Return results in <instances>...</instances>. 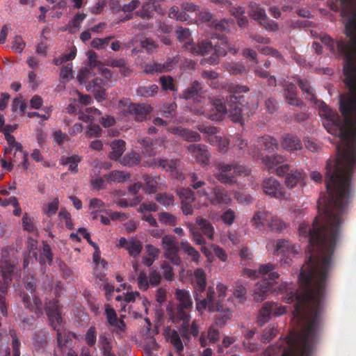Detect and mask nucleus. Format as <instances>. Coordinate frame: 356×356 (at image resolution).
I'll return each instance as SVG.
<instances>
[{"label": "nucleus", "instance_id": "1", "mask_svg": "<svg viewBox=\"0 0 356 356\" xmlns=\"http://www.w3.org/2000/svg\"><path fill=\"white\" fill-rule=\"evenodd\" d=\"M335 159L326 165L327 199L320 197L318 215L312 229L300 224V236L309 237L308 261L302 266L299 276V289L282 283L278 291L285 293V301L296 302L293 321L302 326V331L290 341L282 356H309L321 326V311L325 296L326 280L332 266V255L343 223V215L350 192V179L356 167V142L341 140Z\"/></svg>", "mask_w": 356, "mask_h": 356}, {"label": "nucleus", "instance_id": "2", "mask_svg": "<svg viewBox=\"0 0 356 356\" xmlns=\"http://www.w3.org/2000/svg\"><path fill=\"white\" fill-rule=\"evenodd\" d=\"M341 16L346 20V33L350 42L340 40L335 42L329 36L321 38V42L330 51L337 46L338 51L345 57L343 72L345 83L349 93L340 97V109L344 118L339 120L338 114L323 102L316 100L312 87L306 81L298 80V85L305 98L319 108L323 124L327 131L345 141L356 142V0H340Z\"/></svg>", "mask_w": 356, "mask_h": 356}, {"label": "nucleus", "instance_id": "3", "mask_svg": "<svg viewBox=\"0 0 356 356\" xmlns=\"http://www.w3.org/2000/svg\"><path fill=\"white\" fill-rule=\"evenodd\" d=\"M225 91L229 93L225 97L222 95L220 97L216 98L213 101V106L216 110V113H205V111H197V114L206 115L209 119L213 121L221 120L223 116L228 113L227 104L229 106V118L234 122H241L243 118V110L241 105V100L243 99L242 95H237L241 92H245L249 88L245 86H239L236 84H227L225 86Z\"/></svg>", "mask_w": 356, "mask_h": 356}, {"label": "nucleus", "instance_id": "4", "mask_svg": "<svg viewBox=\"0 0 356 356\" xmlns=\"http://www.w3.org/2000/svg\"><path fill=\"white\" fill-rule=\"evenodd\" d=\"M178 39L184 42L183 48L194 55L204 56L210 52L214 51V55L209 59L211 64H216L218 62V56L226 55L227 51L236 54L237 50L233 48L228 42L227 38L225 36L219 37V42L215 44L213 47L211 42L202 40L200 42L194 44L191 41V31L188 29L181 26L177 27L176 31Z\"/></svg>", "mask_w": 356, "mask_h": 356}, {"label": "nucleus", "instance_id": "5", "mask_svg": "<svg viewBox=\"0 0 356 356\" xmlns=\"http://www.w3.org/2000/svg\"><path fill=\"white\" fill-rule=\"evenodd\" d=\"M46 310L52 327L57 331L58 344L61 347L67 346L68 345V339H71V337H75V334L74 333L69 332L67 335V339H65V331H63L61 329L62 318L58 302H50L47 305Z\"/></svg>", "mask_w": 356, "mask_h": 356}, {"label": "nucleus", "instance_id": "6", "mask_svg": "<svg viewBox=\"0 0 356 356\" xmlns=\"http://www.w3.org/2000/svg\"><path fill=\"white\" fill-rule=\"evenodd\" d=\"M277 140L270 136H264L257 140V145H253L250 149V154L257 158L265 157L267 154L274 152L277 149Z\"/></svg>", "mask_w": 356, "mask_h": 356}, {"label": "nucleus", "instance_id": "7", "mask_svg": "<svg viewBox=\"0 0 356 356\" xmlns=\"http://www.w3.org/2000/svg\"><path fill=\"white\" fill-rule=\"evenodd\" d=\"M216 169L217 171L214 172L215 177L220 182L229 184L235 182V177L232 173V171L236 175H240L244 172L241 166L224 163L216 164Z\"/></svg>", "mask_w": 356, "mask_h": 356}, {"label": "nucleus", "instance_id": "8", "mask_svg": "<svg viewBox=\"0 0 356 356\" xmlns=\"http://www.w3.org/2000/svg\"><path fill=\"white\" fill-rule=\"evenodd\" d=\"M266 248L274 254H281L286 258L295 256L300 251L298 245L291 244L284 239L278 241L270 240L267 243Z\"/></svg>", "mask_w": 356, "mask_h": 356}, {"label": "nucleus", "instance_id": "9", "mask_svg": "<svg viewBox=\"0 0 356 356\" xmlns=\"http://www.w3.org/2000/svg\"><path fill=\"white\" fill-rule=\"evenodd\" d=\"M215 295L216 293L214 289L211 286L207 289L206 298L202 300L200 299L197 293H196L195 300L196 301L197 310L201 314L207 309L210 313L220 311V309L221 308V302L218 300L216 302L214 301Z\"/></svg>", "mask_w": 356, "mask_h": 356}, {"label": "nucleus", "instance_id": "10", "mask_svg": "<svg viewBox=\"0 0 356 356\" xmlns=\"http://www.w3.org/2000/svg\"><path fill=\"white\" fill-rule=\"evenodd\" d=\"M249 7V15L253 19L257 21L260 25L268 31H275L277 30V24L268 18L265 10L260 5L251 2Z\"/></svg>", "mask_w": 356, "mask_h": 356}, {"label": "nucleus", "instance_id": "11", "mask_svg": "<svg viewBox=\"0 0 356 356\" xmlns=\"http://www.w3.org/2000/svg\"><path fill=\"white\" fill-rule=\"evenodd\" d=\"M14 269V266L8 260L2 259L0 261V293L3 294L6 292Z\"/></svg>", "mask_w": 356, "mask_h": 356}, {"label": "nucleus", "instance_id": "12", "mask_svg": "<svg viewBox=\"0 0 356 356\" xmlns=\"http://www.w3.org/2000/svg\"><path fill=\"white\" fill-rule=\"evenodd\" d=\"M264 193L276 198H282L284 197L283 188L280 182L273 178L265 179L262 184Z\"/></svg>", "mask_w": 356, "mask_h": 356}, {"label": "nucleus", "instance_id": "13", "mask_svg": "<svg viewBox=\"0 0 356 356\" xmlns=\"http://www.w3.org/2000/svg\"><path fill=\"white\" fill-rule=\"evenodd\" d=\"M118 245L127 250L129 255L133 257H138L140 254L143 248L141 242L134 237L129 239H127L124 237L120 238L119 239Z\"/></svg>", "mask_w": 356, "mask_h": 356}, {"label": "nucleus", "instance_id": "14", "mask_svg": "<svg viewBox=\"0 0 356 356\" xmlns=\"http://www.w3.org/2000/svg\"><path fill=\"white\" fill-rule=\"evenodd\" d=\"M284 182L289 188L303 186L305 184V175L302 170H292L286 175Z\"/></svg>", "mask_w": 356, "mask_h": 356}, {"label": "nucleus", "instance_id": "15", "mask_svg": "<svg viewBox=\"0 0 356 356\" xmlns=\"http://www.w3.org/2000/svg\"><path fill=\"white\" fill-rule=\"evenodd\" d=\"M151 110V106L147 104H131L127 108V113L134 115L136 121L142 122L146 120Z\"/></svg>", "mask_w": 356, "mask_h": 356}, {"label": "nucleus", "instance_id": "16", "mask_svg": "<svg viewBox=\"0 0 356 356\" xmlns=\"http://www.w3.org/2000/svg\"><path fill=\"white\" fill-rule=\"evenodd\" d=\"M191 283L195 289V293L205 291L207 286V275L203 268H197L194 270Z\"/></svg>", "mask_w": 356, "mask_h": 356}, {"label": "nucleus", "instance_id": "17", "mask_svg": "<svg viewBox=\"0 0 356 356\" xmlns=\"http://www.w3.org/2000/svg\"><path fill=\"white\" fill-rule=\"evenodd\" d=\"M274 269L275 266L270 263L260 265L258 269L259 278L264 279L268 283H274L279 277V274Z\"/></svg>", "mask_w": 356, "mask_h": 356}, {"label": "nucleus", "instance_id": "18", "mask_svg": "<svg viewBox=\"0 0 356 356\" xmlns=\"http://www.w3.org/2000/svg\"><path fill=\"white\" fill-rule=\"evenodd\" d=\"M282 147L289 152L297 151L302 148V143L298 137L293 134L285 136L281 140Z\"/></svg>", "mask_w": 356, "mask_h": 356}, {"label": "nucleus", "instance_id": "19", "mask_svg": "<svg viewBox=\"0 0 356 356\" xmlns=\"http://www.w3.org/2000/svg\"><path fill=\"white\" fill-rule=\"evenodd\" d=\"M273 283H257L255 285L253 291V298L257 302L264 300L268 296V293L272 291V285Z\"/></svg>", "mask_w": 356, "mask_h": 356}, {"label": "nucleus", "instance_id": "20", "mask_svg": "<svg viewBox=\"0 0 356 356\" xmlns=\"http://www.w3.org/2000/svg\"><path fill=\"white\" fill-rule=\"evenodd\" d=\"M282 86L284 89V95L287 100L288 104L296 106H301L302 105V102L297 97V93L296 87L292 83H282Z\"/></svg>", "mask_w": 356, "mask_h": 356}, {"label": "nucleus", "instance_id": "21", "mask_svg": "<svg viewBox=\"0 0 356 356\" xmlns=\"http://www.w3.org/2000/svg\"><path fill=\"white\" fill-rule=\"evenodd\" d=\"M147 166L152 168H162L165 170L172 171L175 168L176 163L173 160L166 159H152L151 157L147 158L145 161Z\"/></svg>", "mask_w": 356, "mask_h": 356}, {"label": "nucleus", "instance_id": "22", "mask_svg": "<svg viewBox=\"0 0 356 356\" xmlns=\"http://www.w3.org/2000/svg\"><path fill=\"white\" fill-rule=\"evenodd\" d=\"M272 215L265 211L256 212L251 219L252 226L256 228H262L265 225L268 226V222H270Z\"/></svg>", "mask_w": 356, "mask_h": 356}, {"label": "nucleus", "instance_id": "23", "mask_svg": "<svg viewBox=\"0 0 356 356\" xmlns=\"http://www.w3.org/2000/svg\"><path fill=\"white\" fill-rule=\"evenodd\" d=\"M209 201L213 204L228 205L231 202V198L223 190L215 188L213 189V196L209 198Z\"/></svg>", "mask_w": 356, "mask_h": 356}, {"label": "nucleus", "instance_id": "24", "mask_svg": "<svg viewBox=\"0 0 356 356\" xmlns=\"http://www.w3.org/2000/svg\"><path fill=\"white\" fill-rule=\"evenodd\" d=\"M177 300L179 302L177 306L191 308L193 306V300L190 293L186 289H177L175 293Z\"/></svg>", "mask_w": 356, "mask_h": 356}, {"label": "nucleus", "instance_id": "25", "mask_svg": "<svg viewBox=\"0 0 356 356\" xmlns=\"http://www.w3.org/2000/svg\"><path fill=\"white\" fill-rule=\"evenodd\" d=\"M98 346L104 356H115L112 350V339L105 334H101L98 340Z\"/></svg>", "mask_w": 356, "mask_h": 356}, {"label": "nucleus", "instance_id": "26", "mask_svg": "<svg viewBox=\"0 0 356 356\" xmlns=\"http://www.w3.org/2000/svg\"><path fill=\"white\" fill-rule=\"evenodd\" d=\"M202 92L201 84L198 81H194L191 86L186 90L180 97L185 99H197L198 97L202 96Z\"/></svg>", "mask_w": 356, "mask_h": 356}, {"label": "nucleus", "instance_id": "27", "mask_svg": "<svg viewBox=\"0 0 356 356\" xmlns=\"http://www.w3.org/2000/svg\"><path fill=\"white\" fill-rule=\"evenodd\" d=\"M171 132L190 142H196L200 140V136L198 133L180 127L172 129Z\"/></svg>", "mask_w": 356, "mask_h": 356}, {"label": "nucleus", "instance_id": "28", "mask_svg": "<svg viewBox=\"0 0 356 356\" xmlns=\"http://www.w3.org/2000/svg\"><path fill=\"white\" fill-rule=\"evenodd\" d=\"M180 246L183 252L191 257V261L196 265L200 264V254L189 243L186 241H181Z\"/></svg>", "mask_w": 356, "mask_h": 356}, {"label": "nucleus", "instance_id": "29", "mask_svg": "<svg viewBox=\"0 0 356 356\" xmlns=\"http://www.w3.org/2000/svg\"><path fill=\"white\" fill-rule=\"evenodd\" d=\"M161 245L165 252L170 251H178V243L173 235L165 234L162 237Z\"/></svg>", "mask_w": 356, "mask_h": 356}, {"label": "nucleus", "instance_id": "30", "mask_svg": "<svg viewBox=\"0 0 356 356\" xmlns=\"http://www.w3.org/2000/svg\"><path fill=\"white\" fill-rule=\"evenodd\" d=\"M111 147L112 152L110 153V158L113 160H118L124 152L125 142L122 140H115L111 142Z\"/></svg>", "mask_w": 356, "mask_h": 356}, {"label": "nucleus", "instance_id": "31", "mask_svg": "<svg viewBox=\"0 0 356 356\" xmlns=\"http://www.w3.org/2000/svg\"><path fill=\"white\" fill-rule=\"evenodd\" d=\"M196 224L200 227L203 234L210 240H213L214 237V228L212 225L203 218H197Z\"/></svg>", "mask_w": 356, "mask_h": 356}, {"label": "nucleus", "instance_id": "32", "mask_svg": "<svg viewBox=\"0 0 356 356\" xmlns=\"http://www.w3.org/2000/svg\"><path fill=\"white\" fill-rule=\"evenodd\" d=\"M81 158L79 155L74 154L71 156H63L61 159V163L64 165H69V170L76 173L78 171V164L81 161Z\"/></svg>", "mask_w": 356, "mask_h": 356}, {"label": "nucleus", "instance_id": "33", "mask_svg": "<svg viewBox=\"0 0 356 356\" xmlns=\"http://www.w3.org/2000/svg\"><path fill=\"white\" fill-rule=\"evenodd\" d=\"M261 160L269 170H273L277 165L282 163L285 161V158L281 154H275L272 157L265 156V157H261Z\"/></svg>", "mask_w": 356, "mask_h": 356}, {"label": "nucleus", "instance_id": "34", "mask_svg": "<svg viewBox=\"0 0 356 356\" xmlns=\"http://www.w3.org/2000/svg\"><path fill=\"white\" fill-rule=\"evenodd\" d=\"M172 62L167 63L166 64L161 65L156 63H149L145 66L144 72L147 74L156 72H163L170 70Z\"/></svg>", "mask_w": 356, "mask_h": 356}, {"label": "nucleus", "instance_id": "35", "mask_svg": "<svg viewBox=\"0 0 356 356\" xmlns=\"http://www.w3.org/2000/svg\"><path fill=\"white\" fill-rule=\"evenodd\" d=\"M130 178V174L127 172L115 170L106 176L108 183L124 182Z\"/></svg>", "mask_w": 356, "mask_h": 356}, {"label": "nucleus", "instance_id": "36", "mask_svg": "<svg viewBox=\"0 0 356 356\" xmlns=\"http://www.w3.org/2000/svg\"><path fill=\"white\" fill-rule=\"evenodd\" d=\"M188 308L177 306L176 316H172L173 321L180 320L182 321V325L186 328L188 325L191 319L189 314L186 311Z\"/></svg>", "mask_w": 356, "mask_h": 356}, {"label": "nucleus", "instance_id": "37", "mask_svg": "<svg viewBox=\"0 0 356 356\" xmlns=\"http://www.w3.org/2000/svg\"><path fill=\"white\" fill-rule=\"evenodd\" d=\"M218 312V314L215 317L214 325L222 327L231 318L232 312L229 309H223L221 305V308Z\"/></svg>", "mask_w": 356, "mask_h": 356}, {"label": "nucleus", "instance_id": "38", "mask_svg": "<svg viewBox=\"0 0 356 356\" xmlns=\"http://www.w3.org/2000/svg\"><path fill=\"white\" fill-rule=\"evenodd\" d=\"M49 339L48 334L42 330L35 333L33 339V344L36 349L40 350L45 347Z\"/></svg>", "mask_w": 356, "mask_h": 356}, {"label": "nucleus", "instance_id": "39", "mask_svg": "<svg viewBox=\"0 0 356 356\" xmlns=\"http://www.w3.org/2000/svg\"><path fill=\"white\" fill-rule=\"evenodd\" d=\"M168 340L174 346L178 355L181 356V353L184 349V346L178 333L175 330L171 331L168 335Z\"/></svg>", "mask_w": 356, "mask_h": 356}, {"label": "nucleus", "instance_id": "40", "mask_svg": "<svg viewBox=\"0 0 356 356\" xmlns=\"http://www.w3.org/2000/svg\"><path fill=\"white\" fill-rule=\"evenodd\" d=\"M159 87L156 85L148 86H139L137 88V94L141 97H149L154 96L158 92Z\"/></svg>", "mask_w": 356, "mask_h": 356}, {"label": "nucleus", "instance_id": "41", "mask_svg": "<svg viewBox=\"0 0 356 356\" xmlns=\"http://www.w3.org/2000/svg\"><path fill=\"white\" fill-rule=\"evenodd\" d=\"M158 217L160 222L167 226H175L177 222V218L168 212H161Z\"/></svg>", "mask_w": 356, "mask_h": 356}, {"label": "nucleus", "instance_id": "42", "mask_svg": "<svg viewBox=\"0 0 356 356\" xmlns=\"http://www.w3.org/2000/svg\"><path fill=\"white\" fill-rule=\"evenodd\" d=\"M168 15L169 17L175 19L180 22L191 20V16L189 15L184 14L182 10L181 12H179V9L177 6H172L170 8Z\"/></svg>", "mask_w": 356, "mask_h": 356}, {"label": "nucleus", "instance_id": "43", "mask_svg": "<svg viewBox=\"0 0 356 356\" xmlns=\"http://www.w3.org/2000/svg\"><path fill=\"white\" fill-rule=\"evenodd\" d=\"M268 227L273 231L282 232L286 227V224L281 219L271 216L270 222H268Z\"/></svg>", "mask_w": 356, "mask_h": 356}, {"label": "nucleus", "instance_id": "44", "mask_svg": "<svg viewBox=\"0 0 356 356\" xmlns=\"http://www.w3.org/2000/svg\"><path fill=\"white\" fill-rule=\"evenodd\" d=\"M28 154L24 151L20 150L18 152H15L14 159H13V163H17L18 160L20 159L22 160L21 163L18 164L19 168H23L24 170H26L29 168V163L28 162Z\"/></svg>", "mask_w": 356, "mask_h": 356}, {"label": "nucleus", "instance_id": "45", "mask_svg": "<svg viewBox=\"0 0 356 356\" xmlns=\"http://www.w3.org/2000/svg\"><path fill=\"white\" fill-rule=\"evenodd\" d=\"M146 182V187L144 191L146 193H154L158 190V181L156 177L145 176L144 177Z\"/></svg>", "mask_w": 356, "mask_h": 356}, {"label": "nucleus", "instance_id": "46", "mask_svg": "<svg viewBox=\"0 0 356 356\" xmlns=\"http://www.w3.org/2000/svg\"><path fill=\"white\" fill-rule=\"evenodd\" d=\"M121 162L124 165H135L139 163L140 156L136 152H131L123 157Z\"/></svg>", "mask_w": 356, "mask_h": 356}, {"label": "nucleus", "instance_id": "47", "mask_svg": "<svg viewBox=\"0 0 356 356\" xmlns=\"http://www.w3.org/2000/svg\"><path fill=\"white\" fill-rule=\"evenodd\" d=\"M177 195L181 203H192L195 200L194 193L190 189L181 188L177 191Z\"/></svg>", "mask_w": 356, "mask_h": 356}, {"label": "nucleus", "instance_id": "48", "mask_svg": "<svg viewBox=\"0 0 356 356\" xmlns=\"http://www.w3.org/2000/svg\"><path fill=\"white\" fill-rule=\"evenodd\" d=\"M108 85L107 80H104L100 78H95L92 81L86 85V88L88 91H94L97 88H104Z\"/></svg>", "mask_w": 356, "mask_h": 356}, {"label": "nucleus", "instance_id": "49", "mask_svg": "<svg viewBox=\"0 0 356 356\" xmlns=\"http://www.w3.org/2000/svg\"><path fill=\"white\" fill-rule=\"evenodd\" d=\"M234 24L232 20L222 19L213 22V26L216 31H228Z\"/></svg>", "mask_w": 356, "mask_h": 356}, {"label": "nucleus", "instance_id": "50", "mask_svg": "<svg viewBox=\"0 0 356 356\" xmlns=\"http://www.w3.org/2000/svg\"><path fill=\"white\" fill-rule=\"evenodd\" d=\"M72 69L73 65L72 63H68L67 65L62 67L60 78L63 83L67 82L73 78Z\"/></svg>", "mask_w": 356, "mask_h": 356}, {"label": "nucleus", "instance_id": "51", "mask_svg": "<svg viewBox=\"0 0 356 356\" xmlns=\"http://www.w3.org/2000/svg\"><path fill=\"white\" fill-rule=\"evenodd\" d=\"M273 312L270 307V302H266L259 312L260 321L264 323L270 320Z\"/></svg>", "mask_w": 356, "mask_h": 356}, {"label": "nucleus", "instance_id": "52", "mask_svg": "<svg viewBox=\"0 0 356 356\" xmlns=\"http://www.w3.org/2000/svg\"><path fill=\"white\" fill-rule=\"evenodd\" d=\"M59 206V200L58 198H54L53 200L49 202L46 207L43 209V212L47 216L51 217L54 215L58 209Z\"/></svg>", "mask_w": 356, "mask_h": 356}, {"label": "nucleus", "instance_id": "53", "mask_svg": "<svg viewBox=\"0 0 356 356\" xmlns=\"http://www.w3.org/2000/svg\"><path fill=\"white\" fill-rule=\"evenodd\" d=\"M25 46L26 43L21 36L15 35L13 38L11 48L15 52L21 54L24 50Z\"/></svg>", "mask_w": 356, "mask_h": 356}, {"label": "nucleus", "instance_id": "54", "mask_svg": "<svg viewBox=\"0 0 356 356\" xmlns=\"http://www.w3.org/2000/svg\"><path fill=\"white\" fill-rule=\"evenodd\" d=\"M156 200L161 204L163 205L165 207H168L170 206L173 205L174 203V197L172 195L166 194V193H160L156 196Z\"/></svg>", "mask_w": 356, "mask_h": 356}, {"label": "nucleus", "instance_id": "55", "mask_svg": "<svg viewBox=\"0 0 356 356\" xmlns=\"http://www.w3.org/2000/svg\"><path fill=\"white\" fill-rule=\"evenodd\" d=\"M58 218L60 222H65V226L67 229H71L73 228V223L71 218V216L69 212L65 209H61L58 213Z\"/></svg>", "mask_w": 356, "mask_h": 356}, {"label": "nucleus", "instance_id": "56", "mask_svg": "<svg viewBox=\"0 0 356 356\" xmlns=\"http://www.w3.org/2000/svg\"><path fill=\"white\" fill-rule=\"evenodd\" d=\"M199 7L193 3H185L181 6V10L183 11L184 14L189 15L191 17L190 14L194 13L195 19L197 18V13L199 12Z\"/></svg>", "mask_w": 356, "mask_h": 356}, {"label": "nucleus", "instance_id": "57", "mask_svg": "<svg viewBox=\"0 0 356 356\" xmlns=\"http://www.w3.org/2000/svg\"><path fill=\"white\" fill-rule=\"evenodd\" d=\"M143 147H145V155L149 158L155 156V152L153 148L150 147V146H154L155 145L152 143V140L149 138H144L141 139L138 141Z\"/></svg>", "mask_w": 356, "mask_h": 356}, {"label": "nucleus", "instance_id": "58", "mask_svg": "<svg viewBox=\"0 0 356 356\" xmlns=\"http://www.w3.org/2000/svg\"><path fill=\"white\" fill-rule=\"evenodd\" d=\"M85 341L89 346H93L97 341L96 328L90 327L85 334Z\"/></svg>", "mask_w": 356, "mask_h": 356}, {"label": "nucleus", "instance_id": "59", "mask_svg": "<svg viewBox=\"0 0 356 356\" xmlns=\"http://www.w3.org/2000/svg\"><path fill=\"white\" fill-rule=\"evenodd\" d=\"M23 229L29 232H37V229L28 213H25L22 218Z\"/></svg>", "mask_w": 356, "mask_h": 356}, {"label": "nucleus", "instance_id": "60", "mask_svg": "<svg viewBox=\"0 0 356 356\" xmlns=\"http://www.w3.org/2000/svg\"><path fill=\"white\" fill-rule=\"evenodd\" d=\"M92 72L88 68H82L80 70L79 74L76 76V79L80 84H83L92 76Z\"/></svg>", "mask_w": 356, "mask_h": 356}, {"label": "nucleus", "instance_id": "61", "mask_svg": "<svg viewBox=\"0 0 356 356\" xmlns=\"http://www.w3.org/2000/svg\"><path fill=\"white\" fill-rule=\"evenodd\" d=\"M138 286L140 289L147 291L149 286V277L144 272H140L138 277Z\"/></svg>", "mask_w": 356, "mask_h": 356}, {"label": "nucleus", "instance_id": "62", "mask_svg": "<svg viewBox=\"0 0 356 356\" xmlns=\"http://www.w3.org/2000/svg\"><path fill=\"white\" fill-rule=\"evenodd\" d=\"M236 218L235 212L232 209H227L221 216V219L224 224L231 225Z\"/></svg>", "mask_w": 356, "mask_h": 356}, {"label": "nucleus", "instance_id": "63", "mask_svg": "<svg viewBox=\"0 0 356 356\" xmlns=\"http://www.w3.org/2000/svg\"><path fill=\"white\" fill-rule=\"evenodd\" d=\"M210 156V153L207 152L206 147L204 145L202 148V151L198 153V155L195 158L201 165H207Z\"/></svg>", "mask_w": 356, "mask_h": 356}, {"label": "nucleus", "instance_id": "64", "mask_svg": "<svg viewBox=\"0 0 356 356\" xmlns=\"http://www.w3.org/2000/svg\"><path fill=\"white\" fill-rule=\"evenodd\" d=\"M89 207L95 212L102 211L105 209V204L101 200L92 198L90 201Z\"/></svg>", "mask_w": 356, "mask_h": 356}]
</instances>
